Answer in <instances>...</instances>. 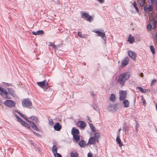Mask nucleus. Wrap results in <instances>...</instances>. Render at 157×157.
Instances as JSON below:
<instances>
[{
	"label": "nucleus",
	"instance_id": "1",
	"mask_svg": "<svg viewBox=\"0 0 157 157\" xmlns=\"http://www.w3.org/2000/svg\"><path fill=\"white\" fill-rule=\"evenodd\" d=\"M130 76V73L129 72L123 73L118 75L115 80L117 82L123 86L125 84V81L129 79Z\"/></svg>",
	"mask_w": 157,
	"mask_h": 157
},
{
	"label": "nucleus",
	"instance_id": "2",
	"mask_svg": "<svg viewBox=\"0 0 157 157\" xmlns=\"http://www.w3.org/2000/svg\"><path fill=\"white\" fill-rule=\"evenodd\" d=\"M100 136V134L98 132H96L94 134V137H90L88 141V144L90 145H94L97 142L98 143L99 142L98 140Z\"/></svg>",
	"mask_w": 157,
	"mask_h": 157
},
{
	"label": "nucleus",
	"instance_id": "3",
	"mask_svg": "<svg viewBox=\"0 0 157 157\" xmlns=\"http://www.w3.org/2000/svg\"><path fill=\"white\" fill-rule=\"evenodd\" d=\"M23 118L25 119L27 122H28L31 125V126L33 128L34 130H38V128L35 123L33 121H29V119L22 113H21L19 111L17 112Z\"/></svg>",
	"mask_w": 157,
	"mask_h": 157
},
{
	"label": "nucleus",
	"instance_id": "4",
	"mask_svg": "<svg viewBox=\"0 0 157 157\" xmlns=\"http://www.w3.org/2000/svg\"><path fill=\"white\" fill-rule=\"evenodd\" d=\"M22 104L23 107L27 108L29 107L32 105V102L29 98L25 99L23 100Z\"/></svg>",
	"mask_w": 157,
	"mask_h": 157
},
{
	"label": "nucleus",
	"instance_id": "5",
	"mask_svg": "<svg viewBox=\"0 0 157 157\" xmlns=\"http://www.w3.org/2000/svg\"><path fill=\"white\" fill-rule=\"evenodd\" d=\"M37 84L44 90L47 89L48 85V82L46 80H44L42 82H37Z\"/></svg>",
	"mask_w": 157,
	"mask_h": 157
},
{
	"label": "nucleus",
	"instance_id": "6",
	"mask_svg": "<svg viewBox=\"0 0 157 157\" xmlns=\"http://www.w3.org/2000/svg\"><path fill=\"white\" fill-rule=\"evenodd\" d=\"M0 94L5 98H10L8 96V93L6 90L1 87H0Z\"/></svg>",
	"mask_w": 157,
	"mask_h": 157
},
{
	"label": "nucleus",
	"instance_id": "7",
	"mask_svg": "<svg viewBox=\"0 0 157 157\" xmlns=\"http://www.w3.org/2000/svg\"><path fill=\"white\" fill-rule=\"evenodd\" d=\"M127 92L125 91L121 90L119 92V99L120 100H124L126 98Z\"/></svg>",
	"mask_w": 157,
	"mask_h": 157
},
{
	"label": "nucleus",
	"instance_id": "8",
	"mask_svg": "<svg viewBox=\"0 0 157 157\" xmlns=\"http://www.w3.org/2000/svg\"><path fill=\"white\" fill-rule=\"evenodd\" d=\"M4 104L9 107H12L15 106V103L11 100H7L4 103Z\"/></svg>",
	"mask_w": 157,
	"mask_h": 157
},
{
	"label": "nucleus",
	"instance_id": "9",
	"mask_svg": "<svg viewBox=\"0 0 157 157\" xmlns=\"http://www.w3.org/2000/svg\"><path fill=\"white\" fill-rule=\"evenodd\" d=\"M82 17L85 20H87L90 22H91V20L93 19L92 16H89L88 13L85 12L82 13Z\"/></svg>",
	"mask_w": 157,
	"mask_h": 157
},
{
	"label": "nucleus",
	"instance_id": "10",
	"mask_svg": "<svg viewBox=\"0 0 157 157\" xmlns=\"http://www.w3.org/2000/svg\"><path fill=\"white\" fill-rule=\"evenodd\" d=\"M76 125L78 127L82 129L84 128L86 126V123L81 121H78Z\"/></svg>",
	"mask_w": 157,
	"mask_h": 157
},
{
	"label": "nucleus",
	"instance_id": "11",
	"mask_svg": "<svg viewBox=\"0 0 157 157\" xmlns=\"http://www.w3.org/2000/svg\"><path fill=\"white\" fill-rule=\"evenodd\" d=\"M128 55L132 59L135 61L136 57V54L131 51H128Z\"/></svg>",
	"mask_w": 157,
	"mask_h": 157
},
{
	"label": "nucleus",
	"instance_id": "12",
	"mask_svg": "<svg viewBox=\"0 0 157 157\" xmlns=\"http://www.w3.org/2000/svg\"><path fill=\"white\" fill-rule=\"evenodd\" d=\"M94 32L97 33L98 36H101L103 39H104V38H106L105 32H102L98 31H94Z\"/></svg>",
	"mask_w": 157,
	"mask_h": 157
},
{
	"label": "nucleus",
	"instance_id": "13",
	"mask_svg": "<svg viewBox=\"0 0 157 157\" xmlns=\"http://www.w3.org/2000/svg\"><path fill=\"white\" fill-rule=\"evenodd\" d=\"M54 128L56 131H59L61 129L62 127L59 123H57L54 125Z\"/></svg>",
	"mask_w": 157,
	"mask_h": 157
},
{
	"label": "nucleus",
	"instance_id": "14",
	"mask_svg": "<svg viewBox=\"0 0 157 157\" xmlns=\"http://www.w3.org/2000/svg\"><path fill=\"white\" fill-rule=\"evenodd\" d=\"M144 9L146 12L151 11L153 10V7L151 6L146 5L144 6Z\"/></svg>",
	"mask_w": 157,
	"mask_h": 157
},
{
	"label": "nucleus",
	"instance_id": "15",
	"mask_svg": "<svg viewBox=\"0 0 157 157\" xmlns=\"http://www.w3.org/2000/svg\"><path fill=\"white\" fill-rule=\"evenodd\" d=\"M128 63V58H126L122 62V66L125 67Z\"/></svg>",
	"mask_w": 157,
	"mask_h": 157
},
{
	"label": "nucleus",
	"instance_id": "16",
	"mask_svg": "<svg viewBox=\"0 0 157 157\" xmlns=\"http://www.w3.org/2000/svg\"><path fill=\"white\" fill-rule=\"evenodd\" d=\"M44 33V31L42 30H39L37 32L33 31L32 32V34L35 35H42Z\"/></svg>",
	"mask_w": 157,
	"mask_h": 157
},
{
	"label": "nucleus",
	"instance_id": "17",
	"mask_svg": "<svg viewBox=\"0 0 157 157\" xmlns=\"http://www.w3.org/2000/svg\"><path fill=\"white\" fill-rule=\"evenodd\" d=\"M116 140L117 143L119 144V146L120 147H121L123 144L119 136H118L117 137Z\"/></svg>",
	"mask_w": 157,
	"mask_h": 157
},
{
	"label": "nucleus",
	"instance_id": "18",
	"mask_svg": "<svg viewBox=\"0 0 157 157\" xmlns=\"http://www.w3.org/2000/svg\"><path fill=\"white\" fill-rule=\"evenodd\" d=\"M71 133L73 135L78 134H79V131L78 129L73 128L71 130Z\"/></svg>",
	"mask_w": 157,
	"mask_h": 157
},
{
	"label": "nucleus",
	"instance_id": "19",
	"mask_svg": "<svg viewBox=\"0 0 157 157\" xmlns=\"http://www.w3.org/2000/svg\"><path fill=\"white\" fill-rule=\"evenodd\" d=\"M128 41L130 43H133L135 41L134 37L132 36L131 34H130L129 36Z\"/></svg>",
	"mask_w": 157,
	"mask_h": 157
},
{
	"label": "nucleus",
	"instance_id": "20",
	"mask_svg": "<svg viewBox=\"0 0 157 157\" xmlns=\"http://www.w3.org/2000/svg\"><path fill=\"white\" fill-rule=\"evenodd\" d=\"M124 106L125 108H128L129 106V102L128 100H125L123 101Z\"/></svg>",
	"mask_w": 157,
	"mask_h": 157
},
{
	"label": "nucleus",
	"instance_id": "21",
	"mask_svg": "<svg viewBox=\"0 0 157 157\" xmlns=\"http://www.w3.org/2000/svg\"><path fill=\"white\" fill-rule=\"evenodd\" d=\"M29 118L31 120L35 121L36 123H39V121L38 119L34 116H32L30 117Z\"/></svg>",
	"mask_w": 157,
	"mask_h": 157
},
{
	"label": "nucleus",
	"instance_id": "22",
	"mask_svg": "<svg viewBox=\"0 0 157 157\" xmlns=\"http://www.w3.org/2000/svg\"><path fill=\"white\" fill-rule=\"evenodd\" d=\"M58 149L56 146L55 145H53L52 148V151L53 154H55L57 152Z\"/></svg>",
	"mask_w": 157,
	"mask_h": 157
},
{
	"label": "nucleus",
	"instance_id": "23",
	"mask_svg": "<svg viewBox=\"0 0 157 157\" xmlns=\"http://www.w3.org/2000/svg\"><path fill=\"white\" fill-rule=\"evenodd\" d=\"M147 30H151V29H154L155 28V25H151V24H148L147 26Z\"/></svg>",
	"mask_w": 157,
	"mask_h": 157
},
{
	"label": "nucleus",
	"instance_id": "24",
	"mask_svg": "<svg viewBox=\"0 0 157 157\" xmlns=\"http://www.w3.org/2000/svg\"><path fill=\"white\" fill-rule=\"evenodd\" d=\"M138 1L140 6H143L145 4V0H138Z\"/></svg>",
	"mask_w": 157,
	"mask_h": 157
},
{
	"label": "nucleus",
	"instance_id": "25",
	"mask_svg": "<svg viewBox=\"0 0 157 157\" xmlns=\"http://www.w3.org/2000/svg\"><path fill=\"white\" fill-rule=\"evenodd\" d=\"M71 157H77L78 156V154L76 152H74L73 151L71 152Z\"/></svg>",
	"mask_w": 157,
	"mask_h": 157
},
{
	"label": "nucleus",
	"instance_id": "26",
	"mask_svg": "<svg viewBox=\"0 0 157 157\" xmlns=\"http://www.w3.org/2000/svg\"><path fill=\"white\" fill-rule=\"evenodd\" d=\"M79 145L82 147H85L86 145V142L84 140H81L79 142Z\"/></svg>",
	"mask_w": 157,
	"mask_h": 157
},
{
	"label": "nucleus",
	"instance_id": "27",
	"mask_svg": "<svg viewBox=\"0 0 157 157\" xmlns=\"http://www.w3.org/2000/svg\"><path fill=\"white\" fill-rule=\"evenodd\" d=\"M137 88L141 92L143 93H146L147 91V90L144 89L142 87H137Z\"/></svg>",
	"mask_w": 157,
	"mask_h": 157
},
{
	"label": "nucleus",
	"instance_id": "28",
	"mask_svg": "<svg viewBox=\"0 0 157 157\" xmlns=\"http://www.w3.org/2000/svg\"><path fill=\"white\" fill-rule=\"evenodd\" d=\"M110 101L114 102L115 101L116 99V97L114 94H112L111 95V96L110 97Z\"/></svg>",
	"mask_w": 157,
	"mask_h": 157
},
{
	"label": "nucleus",
	"instance_id": "29",
	"mask_svg": "<svg viewBox=\"0 0 157 157\" xmlns=\"http://www.w3.org/2000/svg\"><path fill=\"white\" fill-rule=\"evenodd\" d=\"M132 4H133V6L135 8V9H136L137 12H139V9L138 7H137V3H136V1H134Z\"/></svg>",
	"mask_w": 157,
	"mask_h": 157
},
{
	"label": "nucleus",
	"instance_id": "30",
	"mask_svg": "<svg viewBox=\"0 0 157 157\" xmlns=\"http://www.w3.org/2000/svg\"><path fill=\"white\" fill-rule=\"evenodd\" d=\"M118 105L117 104H114L113 105H110L109 107L113 108L115 110L117 109H118Z\"/></svg>",
	"mask_w": 157,
	"mask_h": 157
},
{
	"label": "nucleus",
	"instance_id": "31",
	"mask_svg": "<svg viewBox=\"0 0 157 157\" xmlns=\"http://www.w3.org/2000/svg\"><path fill=\"white\" fill-rule=\"evenodd\" d=\"M89 125L91 128V129L94 132H95L96 131V129L95 128V127L93 126V124L91 123H89Z\"/></svg>",
	"mask_w": 157,
	"mask_h": 157
},
{
	"label": "nucleus",
	"instance_id": "32",
	"mask_svg": "<svg viewBox=\"0 0 157 157\" xmlns=\"http://www.w3.org/2000/svg\"><path fill=\"white\" fill-rule=\"evenodd\" d=\"M22 124L28 129H30V128L29 124L25 121H24Z\"/></svg>",
	"mask_w": 157,
	"mask_h": 157
},
{
	"label": "nucleus",
	"instance_id": "33",
	"mask_svg": "<svg viewBox=\"0 0 157 157\" xmlns=\"http://www.w3.org/2000/svg\"><path fill=\"white\" fill-rule=\"evenodd\" d=\"M78 135V134L73 135L74 138L77 141H78L80 140V137Z\"/></svg>",
	"mask_w": 157,
	"mask_h": 157
},
{
	"label": "nucleus",
	"instance_id": "34",
	"mask_svg": "<svg viewBox=\"0 0 157 157\" xmlns=\"http://www.w3.org/2000/svg\"><path fill=\"white\" fill-rule=\"evenodd\" d=\"M150 49L151 52L153 54H155V49L153 45H151L150 47Z\"/></svg>",
	"mask_w": 157,
	"mask_h": 157
},
{
	"label": "nucleus",
	"instance_id": "35",
	"mask_svg": "<svg viewBox=\"0 0 157 157\" xmlns=\"http://www.w3.org/2000/svg\"><path fill=\"white\" fill-rule=\"evenodd\" d=\"M15 117H16V118H17V121H18L19 122H20L21 123V124H22L23 122L24 121H22V120L19 117L17 116L16 115H15Z\"/></svg>",
	"mask_w": 157,
	"mask_h": 157
},
{
	"label": "nucleus",
	"instance_id": "36",
	"mask_svg": "<svg viewBox=\"0 0 157 157\" xmlns=\"http://www.w3.org/2000/svg\"><path fill=\"white\" fill-rule=\"evenodd\" d=\"M141 97H142V98H141V100L142 101V102L143 103V105H144L145 106L146 104V101L143 96H142Z\"/></svg>",
	"mask_w": 157,
	"mask_h": 157
},
{
	"label": "nucleus",
	"instance_id": "37",
	"mask_svg": "<svg viewBox=\"0 0 157 157\" xmlns=\"http://www.w3.org/2000/svg\"><path fill=\"white\" fill-rule=\"evenodd\" d=\"M149 24H151V25H155V21L154 20H150L149 22Z\"/></svg>",
	"mask_w": 157,
	"mask_h": 157
},
{
	"label": "nucleus",
	"instance_id": "38",
	"mask_svg": "<svg viewBox=\"0 0 157 157\" xmlns=\"http://www.w3.org/2000/svg\"><path fill=\"white\" fill-rule=\"evenodd\" d=\"M49 45L52 47L53 48L56 49V45L53 43L50 42Z\"/></svg>",
	"mask_w": 157,
	"mask_h": 157
},
{
	"label": "nucleus",
	"instance_id": "39",
	"mask_svg": "<svg viewBox=\"0 0 157 157\" xmlns=\"http://www.w3.org/2000/svg\"><path fill=\"white\" fill-rule=\"evenodd\" d=\"M78 36H79V37L81 38H85V36L84 35H82L81 33L80 32H78Z\"/></svg>",
	"mask_w": 157,
	"mask_h": 157
},
{
	"label": "nucleus",
	"instance_id": "40",
	"mask_svg": "<svg viewBox=\"0 0 157 157\" xmlns=\"http://www.w3.org/2000/svg\"><path fill=\"white\" fill-rule=\"evenodd\" d=\"M8 90L11 94H13V90L12 89L9 88L8 89Z\"/></svg>",
	"mask_w": 157,
	"mask_h": 157
},
{
	"label": "nucleus",
	"instance_id": "41",
	"mask_svg": "<svg viewBox=\"0 0 157 157\" xmlns=\"http://www.w3.org/2000/svg\"><path fill=\"white\" fill-rule=\"evenodd\" d=\"M55 157H62L61 155L59 153L57 152L55 154H54Z\"/></svg>",
	"mask_w": 157,
	"mask_h": 157
},
{
	"label": "nucleus",
	"instance_id": "42",
	"mask_svg": "<svg viewBox=\"0 0 157 157\" xmlns=\"http://www.w3.org/2000/svg\"><path fill=\"white\" fill-rule=\"evenodd\" d=\"M156 80H155V79L153 80L151 82V85H154L155 84V83L156 82Z\"/></svg>",
	"mask_w": 157,
	"mask_h": 157
},
{
	"label": "nucleus",
	"instance_id": "43",
	"mask_svg": "<svg viewBox=\"0 0 157 157\" xmlns=\"http://www.w3.org/2000/svg\"><path fill=\"white\" fill-rule=\"evenodd\" d=\"M155 1V0H148L149 2H150L151 4H153Z\"/></svg>",
	"mask_w": 157,
	"mask_h": 157
},
{
	"label": "nucleus",
	"instance_id": "44",
	"mask_svg": "<svg viewBox=\"0 0 157 157\" xmlns=\"http://www.w3.org/2000/svg\"><path fill=\"white\" fill-rule=\"evenodd\" d=\"M88 157H92V154L91 153H89L87 155Z\"/></svg>",
	"mask_w": 157,
	"mask_h": 157
},
{
	"label": "nucleus",
	"instance_id": "45",
	"mask_svg": "<svg viewBox=\"0 0 157 157\" xmlns=\"http://www.w3.org/2000/svg\"><path fill=\"white\" fill-rule=\"evenodd\" d=\"M140 76L141 77H143L144 76V74L143 73H141L140 74Z\"/></svg>",
	"mask_w": 157,
	"mask_h": 157
},
{
	"label": "nucleus",
	"instance_id": "46",
	"mask_svg": "<svg viewBox=\"0 0 157 157\" xmlns=\"http://www.w3.org/2000/svg\"><path fill=\"white\" fill-rule=\"evenodd\" d=\"M33 133L35 135L37 136V135H38V134L37 133H36V132H33Z\"/></svg>",
	"mask_w": 157,
	"mask_h": 157
},
{
	"label": "nucleus",
	"instance_id": "47",
	"mask_svg": "<svg viewBox=\"0 0 157 157\" xmlns=\"http://www.w3.org/2000/svg\"><path fill=\"white\" fill-rule=\"evenodd\" d=\"M156 9L157 10V0L156 1V4L155 5Z\"/></svg>",
	"mask_w": 157,
	"mask_h": 157
},
{
	"label": "nucleus",
	"instance_id": "48",
	"mask_svg": "<svg viewBox=\"0 0 157 157\" xmlns=\"http://www.w3.org/2000/svg\"><path fill=\"white\" fill-rule=\"evenodd\" d=\"M155 27H157V21H155Z\"/></svg>",
	"mask_w": 157,
	"mask_h": 157
},
{
	"label": "nucleus",
	"instance_id": "49",
	"mask_svg": "<svg viewBox=\"0 0 157 157\" xmlns=\"http://www.w3.org/2000/svg\"><path fill=\"white\" fill-rule=\"evenodd\" d=\"M87 118L88 120H90V117H87Z\"/></svg>",
	"mask_w": 157,
	"mask_h": 157
},
{
	"label": "nucleus",
	"instance_id": "50",
	"mask_svg": "<svg viewBox=\"0 0 157 157\" xmlns=\"http://www.w3.org/2000/svg\"><path fill=\"white\" fill-rule=\"evenodd\" d=\"M90 122H92V121H91L90 120Z\"/></svg>",
	"mask_w": 157,
	"mask_h": 157
}]
</instances>
